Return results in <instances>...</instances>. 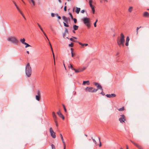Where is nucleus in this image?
Masks as SVG:
<instances>
[{
    "label": "nucleus",
    "instance_id": "7c9ffc66",
    "mask_svg": "<svg viewBox=\"0 0 149 149\" xmlns=\"http://www.w3.org/2000/svg\"><path fill=\"white\" fill-rule=\"evenodd\" d=\"M64 33L67 34L68 33V31L66 28H65V31Z\"/></svg>",
    "mask_w": 149,
    "mask_h": 149
},
{
    "label": "nucleus",
    "instance_id": "8fccbe9b",
    "mask_svg": "<svg viewBox=\"0 0 149 149\" xmlns=\"http://www.w3.org/2000/svg\"><path fill=\"white\" fill-rule=\"evenodd\" d=\"M129 45V42H126L125 45L126 46H128Z\"/></svg>",
    "mask_w": 149,
    "mask_h": 149
},
{
    "label": "nucleus",
    "instance_id": "69168bd1",
    "mask_svg": "<svg viewBox=\"0 0 149 149\" xmlns=\"http://www.w3.org/2000/svg\"><path fill=\"white\" fill-rule=\"evenodd\" d=\"M73 38H74V39H77V38L75 37H72Z\"/></svg>",
    "mask_w": 149,
    "mask_h": 149
},
{
    "label": "nucleus",
    "instance_id": "aec40b11",
    "mask_svg": "<svg viewBox=\"0 0 149 149\" xmlns=\"http://www.w3.org/2000/svg\"><path fill=\"white\" fill-rule=\"evenodd\" d=\"M61 140L62 141V142L63 143V145H64V149H65V142H64V139H63V137L61 138Z\"/></svg>",
    "mask_w": 149,
    "mask_h": 149
},
{
    "label": "nucleus",
    "instance_id": "20e7f679",
    "mask_svg": "<svg viewBox=\"0 0 149 149\" xmlns=\"http://www.w3.org/2000/svg\"><path fill=\"white\" fill-rule=\"evenodd\" d=\"M84 24L87 26L88 28H89L91 25L89 19L87 17H84L82 19Z\"/></svg>",
    "mask_w": 149,
    "mask_h": 149
},
{
    "label": "nucleus",
    "instance_id": "9b49d317",
    "mask_svg": "<svg viewBox=\"0 0 149 149\" xmlns=\"http://www.w3.org/2000/svg\"><path fill=\"white\" fill-rule=\"evenodd\" d=\"M116 95L115 94L112 93L111 94H107L106 96L109 98H112L115 97L116 96Z\"/></svg>",
    "mask_w": 149,
    "mask_h": 149
},
{
    "label": "nucleus",
    "instance_id": "37998d69",
    "mask_svg": "<svg viewBox=\"0 0 149 149\" xmlns=\"http://www.w3.org/2000/svg\"><path fill=\"white\" fill-rule=\"evenodd\" d=\"M73 19L74 23H76L77 22V19L76 18H73Z\"/></svg>",
    "mask_w": 149,
    "mask_h": 149
},
{
    "label": "nucleus",
    "instance_id": "f8f14e48",
    "mask_svg": "<svg viewBox=\"0 0 149 149\" xmlns=\"http://www.w3.org/2000/svg\"><path fill=\"white\" fill-rule=\"evenodd\" d=\"M131 141L139 149H142V147L141 146L139 145L138 144L132 141Z\"/></svg>",
    "mask_w": 149,
    "mask_h": 149
},
{
    "label": "nucleus",
    "instance_id": "423d86ee",
    "mask_svg": "<svg viewBox=\"0 0 149 149\" xmlns=\"http://www.w3.org/2000/svg\"><path fill=\"white\" fill-rule=\"evenodd\" d=\"M62 18L64 21L63 23L64 26L65 27H68L69 25L68 24H67L66 23H68V21H70V19L69 18H68L65 16H63Z\"/></svg>",
    "mask_w": 149,
    "mask_h": 149
},
{
    "label": "nucleus",
    "instance_id": "ea45409f",
    "mask_svg": "<svg viewBox=\"0 0 149 149\" xmlns=\"http://www.w3.org/2000/svg\"><path fill=\"white\" fill-rule=\"evenodd\" d=\"M91 139H92L93 142L94 143H95V144H96V141L95 140V139H93V137L91 138Z\"/></svg>",
    "mask_w": 149,
    "mask_h": 149
},
{
    "label": "nucleus",
    "instance_id": "13d9d810",
    "mask_svg": "<svg viewBox=\"0 0 149 149\" xmlns=\"http://www.w3.org/2000/svg\"><path fill=\"white\" fill-rule=\"evenodd\" d=\"M91 8L92 10V11L93 10H95L94 7H92V8Z\"/></svg>",
    "mask_w": 149,
    "mask_h": 149
},
{
    "label": "nucleus",
    "instance_id": "680f3d73",
    "mask_svg": "<svg viewBox=\"0 0 149 149\" xmlns=\"http://www.w3.org/2000/svg\"><path fill=\"white\" fill-rule=\"evenodd\" d=\"M60 137H61V138L63 137L61 134H60Z\"/></svg>",
    "mask_w": 149,
    "mask_h": 149
},
{
    "label": "nucleus",
    "instance_id": "6e6552de",
    "mask_svg": "<svg viewBox=\"0 0 149 149\" xmlns=\"http://www.w3.org/2000/svg\"><path fill=\"white\" fill-rule=\"evenodd\" d=\"M49 132L52 136L53 138H55L56 137L55 135V133L54 132L52 127H50L49 129Z\"/></svg>",
    "mask_w": 149,
    "mask_h": 149
},
{
    "label": "nucleus",
    "instance_id": "bb28decb",
    "mask_svg": "<svg viewBox=\"0 0 149 149\" xmlns=\"http://www.w3.org/2000/svg\"><path fill=\"white\" fill-rule=\"evenodd\" d=\"M70 40L72 41V42H78V41H76V40H74L73 39V38H71L70 39Z\"/></svg>",
    "mask_w": 149,
    "mask_h": 149
},
{
    "label": "nucleus",
    "instance_id": "e2e57ef3",
    "mask_svg": "<svg viewBox=\"0 0 149 149\" xmlns=\"http://www.w3.org/2000/svg\"><path fill=\"white\" fill-rule=\"evenodd\" d=\"M126 149H128V146L126 145Z\"/></svg>",
    "mask_w": 149,
    "mask_h": 149
},
{
    "label": "nucleus",
    "instance_id": "1a4fd4ad",
    "mask_svg": "<svg viewBox=\"0 0 149 149\" xmlns=\"http://www.w3.org/2000/svg\"><path fill=\"white\" fill-rule=\"evenodd\" d=\"M94 84L96 86H97V90L98 89H100L101 91H103L102 87L100 84L97 83L95 82Z\"/></svg>",
    "mask_w": 149,
    "mask_h": 149
},
{
    "label": "nucleus",
    "instance_id": "c756f323",
    "mask_svg": "<svg viewBox=\"0 0 149 149\" xmlns=\"http://www.w3.org/2000/svg\"><path fill=\"white\" fill-rule=\"evenodd\" d=\"M130 40V39L129 37L128 36H127L126 39V42H129Z\"/></svg>",
    "mask_w": 149,
    "mask_h": 149
},
{
    "label": "nucleus",
    "instance_id": "4c0bfd02",
    "mask_svg": "<svg viewBox=\"0 0 149 149\" xmlns=\"http://www.w3.org/2000/svg\"><path fill=\"white\" fill-rule=\"evenodd\" d=\"M63 108H64V111H65V112H66L67 110H66V109L65 108V106L63 104Z\"/></svg>",
    "mask_w": 149,
    "mask_h": 149
},
{
    "label": "nucleus",
    "instance_id": "39448f33",
    "mask_svg": "<svg viewBox=\"0 0 149 149\" xmlns=\"http://www.w3.org/2000/svg\"><path fill=\"white\" fill-rule=\"evenodd\" d=\"M85 90L86 91L91 93H95L97 91V89H96L92 87H87L85 88Z\"/></svg>",
    "mask_w": 149,
    "mask_h": 149
},
{
    "label": "nucleus",
    "instance_id": "f257e3e1",
    "mask_svg": "<svg viewBox=\"0 0 149 149\" xmlns=\"http://www.w3.org/2000/svg\"><path fill=\"white\" fill-rule=\"evenodd\" d=\"M25 73L28 77H30L32 73V69L29 63H28L25 67Z\"/></svg>",
    "mask_w": 149,
    "mask_h": 149
},
{
    "label": "nucleus",
    "instance_id": "9d476101",
    "mask_svg": "<svg viewBox=\"0 0 149 149\" xmlns=\"http://www.w3.org/2000/svg\"><path fill=\"white\" fill-rule=\"evenodd\" d=\"M37 94L38 95L36 96V98L37 100L39 101L40 100V93L39 91H37Z\"/></svg>",
    "mask_w": 149,
    "mask_h": 149
},
{
    "label": "nucleus",
    "instance_id": "4d7b16f0",
    "mask_svg": "<svg viewBox=\"0 0 149 149\" xmlns=\"http://www.w3.org/2000/svg\"><path fill=\"white\" fill-rule=\"evenodd\" d=\"M71 53L72 56V57H73L74 56V54H73V53L72 51H71Z\"/></svg>",
    "mask_w": 149,
    "mask_h": 149
},
{
    "label": "nucleus",
    "instance_id": "603ef678",
    "mask_svg": "<svg viewBox=\"0 0 149 149\" xmlns=\"http://www.w3.org/2000/svg\"><path fill=\"white\" fill-rule=\"evenodd\" d=\"M65 34H66V33H63V37L64 38H65Z\"/></svg>",
    "mask_w": 149,
    "mask_h": 149
},
{
    "label": "nucleus",
    "instance_id": "052dcab7",
    "mask_svg": "<svg viewBox=\"0 0 149 149\" xmlns=\"http://www.w3.org/2000/svg\"><path fill=\"white\" fill-rule=\"evenodd\" d=\"M58 18L59 19H61V17L59 16H58Z\"/></svg>",
    "mask_w": 149,
    "mask_h": 149
},
{
    "label": "nucleus",
    "instance_id": "e433bc0d",
    "mask_svg": "<svg viewBox=\"0 0 149 149\" xmlns=\"http://www.w3.org/2000/svg\"><path fill=\"white\" fill-rule=\"evenodd\" d=\"M98 139H99V143H100V144H99V147H101V146H102V144H101V142H100V138L99 137H98Z\"/></svg>",
    "mask_w": 149,
    "mask_h": 149
},
{
    "label": "nucleus",
    "instance_id": "0eeeda50",
    "mask_svg": "<svg viewBox=\"0 0 149 149\" xmlns=\"http://www.w3.org/2000/svg\"><path fill=\"white\" fill-rule=\"evenodd\" d=\"M121 117L119 118V120L121 123H123L125 122V121L126 120V118L125 116L123 115H122L120 116Z\"/></svg>",
    "mask_w": 149,
    "mask_h": 149
},
{
    "label": "nucleus",
    "instance_id": "a19ab883",
    "mask_svg": "<svg viewBox=\"0 0 149 149\" xmlns=\"http://www.w3.org/2000/svg\"><path fill=\"white\" fill-rule=\"evenodd\" d=\"M93 2V1L92 0H89V4H92Z\"/></svg>",
    "mask_w": 149,
    "mask_h": 149
},
{
    "label": "nucleus",
    "instance_id": "5701e85b",
    "mask_svg": "<svg viewBox=\"0 0 149 149\" xmlns=\"http://www.w3.org/2000/svg\"><path fill=\"white\" fill-rule=\"evenodd\" d=\"M133 7H130L128 11L130 12H131L132 10Z\"/></svg>",
    "mask_w": 149,
    "mask_h": 149
},
{
    "label": "nucleus",
    "instance_id": "49530a36",
    "mask_svg": "<svg viewBox=\"0 0 149 149\" xmlns=\"http://www.w3.org/2000/svg\"><path fill=\"white\" fill-rule=\"evenodd\" d=\"M31 1L32 3L33 6L35 5V3L34 1L33 0H31Z\"/></svg>",
    "mask_w": 149,
    "mask_h": 149
},
{
    "label": "nucleus",
    "instance_id": "4be33fe9",
    "mask_svg": "<svg viewBox=\"0 0 149 149\" xmlns=\"http://www.w3.org/2000/svg\"><path fill=\"white\" fill-rule=\"evenodd\" d=\"M50 45L51 46L52 51V52H53V49H52V47L51 45V44H50ZM53 56L54 58V65H55V58H54V53L53 52Z\"/></svg>",
    "mask_w": 149,
    "mask_h": 149
},
{
    "label": "nucleus",
    "instance_id": "dca6fc26",
    "mask_svg": "<svg viewBox=\"0 0 149 149\" xmlns=\"http://www.w3.org/2000/svg\"><path fill=\"white\" fill-rule=\"evenodd\" d=\"M78 42L80 45H81L82 47H84V46H86L88 45V44H83L80 42Z\"/></svg>",
    "mask_w": 149,
    "mask_h": 149
},
{
    "label": "nucleus",
    "instance_id": "bf43d9fd",
    "mask_svg": "<svg viewBox=\"0 0 149 149\" xmlns=\"http://www.w3.org/2000/svg\"><path fill=\"white\" fill-rule=\"evenodd\" d=\"M19 13H20L21 14V15H22V14H23L22 13V12L19 10V11H18Z\"/></svg>",
    "mask_w": 149,
    "mask_h": 149
},
{
    "label": "nucleus",
    "instance_id": "6ab92c4d",
    "mask_svg": "<svg viewBox=\"0 0 149 149\" xmlns=\"http://www.w3.org/2000/svg\"><path fill=\"white\" fill-rule=\"evenodd\" d=\"M73 28L74 29V30H76L78 29V26H77L76 25H73Z\"/></svg>",
    "mask_w": 149,
    "mask_h": 149
},
{
    "label": "nucleus",
    "instance_id": "3c124183",
    "mask_svg": "<svg viewBox=\"0 0 149 149\" xmlns=\"http://www.w3.org/2000/svg\"><path fill=\"white\" fill-rule=\"evenodd\" d=\"M51 15V16L52 17H53L54 16L55 14L54 13H52Z\"/></svg>",
    "mask_w": 149,
    "mask_h": 149
},
{
    "label": "nucleus",
    "instance_id": "338daca9",
    "mask_svg": "<svg viewBox=\"0 0 149 149\" xmlns=\"http://www.w3.org/2000/svg\"><path fill=\"white\" fill-rule=\"evenodd\" d=\"M72 32H73V33H75V30H73L72 31Z\"/></svg>",
    "mask_w": 149,
    "mask_h": 149
},
{
    "label": "nucleus",
    "instance_id": "cd10ccee",
    "mask_svg": "<svg viewBox=\"0 0 149 149\" xmlns=\"http://www.w3.org/2000/svg\"><path fill=\"white\" fill-rule=\"evenodd\" d=\"M38 27H39V28L40 29V30L42 31H43V30L42 29V28H41V26L38 23H37Z\"/></svg>",
    "mask_w": 149,
    "mask_h": 149
},
{
    "label": "nucleus",
    "instance_id": "4468645a",
    "mask_svg": "<svg viewBox=\"0 0 149 149\" xmlns=\"http://www.w3.org/2000/svg\"><path fill=\"white\" fill-rule=\"evenodd\" d=\"M52 115L54 118V120L55 121V120H56L57 117L54 111L52 113Z\"/></svg>",
    "mask_w": 149,
    "mask_h": 149
},
{
    "label": "nucleus",
    "instance_id": "393cba45",
    "mask_svg": "<svg viewBox=\"0 0 149 149\" xmlns=\"http://www.w3.org/2000/svg\"><path fill=\"white\" fill-rule=\"evenodd\" d=\"M86 69V68L85 67H84L83 68H79V70H80V71L82 72L83 71Z\"/></svg>",
    "mask_w": 149,
    "mask_h": 149
},
{
    "label": "nucleus",
    "instance_id": "864d4df0",
    "mask_svg": "<svg viewBox=\"0 0 149 149\" xmlns=\"http://www.w3.org/2000/svg\"><path fill=\"white\" fill-rule=\"evenodd\" d=\"M64 10L65 11H66V6H65L64 8Z\"/></svg>",
    "mask_w": 149,
    "mask_h": 149
},
{
    "label": "nucleus",
    "instance_id": "09e8293b",
    "mask_svg": "<svg viewBox=\"0 0 149 149\" xmlns=\"http://www.w3.org/2000/svg\"><path fill=\"white\" fill-rule=\"evenodd\" d=\"M100 93L102 94L103 95H105V93L103 92L102 91H101V92Z\"/></svg>",
    "mask_w": 149,
    "mask_h": 149
},
{
    "label": "nucleus",
    "instance_id": "b1692460",
    "mask_svg": "<svg viewBox=\"0 0 149 149\" xmlns=\"http://www.w3.org/2000/svg\"><path fill=\"white\" fill-rule=\"evenodd\" d=\"M60 118H61L63 120H64L65 119L64 116L63 115L61 114V115L59 116Z\"/></svg>",
    "mask_w": 149,
    "mask_h": 149
},
{
    "label": "nucleus",
    "instance_id": "f3484780",
    "mask_svg": "<svg viewBox=\"0 0 149 149\" xmlns=\"http://www.w3.org/2000/svg\"><path fill=\"white\" fill-rule=\"evenodd\" d=\"M86 84H87L88 85H89L90 84L89 81H84L83 82V85H85Z\"/></svg>",
    "mask_w": 149,
    "mask_h": 149
},
{
    "label": "nucleus",
    "instance_id": "a878e982",
    "mask_svg": "<svg viewBox=\"0 0 149 149\" xmlns=\"http://www.w3.org/2000/svg\"><path fill=\"white\" fill-rule=\"evenodd\" d=\"M24 45H25V48H27L28 47H31V46L29 45V44H27L26 42L25 43Z\"/></svg>",
    "mask_w": 149,
    "mask_h": 149
},
{
    "label": "nucleus",
    "instance_id": "2f4dec72",
    "mask_svg": "<svg viewBox=\"0 0 149 149\" xmlns=\"http://www.w3.org/2000/svg\"><path fill=\"white\" fill-rule=\"evenodd\" d=\"M69 15H70V17L71 18V19H73V16H72V14L71 13H69Z\"/></svg>",
    "mask_w": 149,
    "mask_h": 149
},
{
    "label": "nucleus",
    "instance_id": "79ce46f5",
    "mask_svg": "<svg viewBox=\"0 0 149 149\" xmlns=\"http://www.w3.org/2000/svg\"><path fill=\"white\" fill-rule=\"evenodd\" d=\"M51 146L52 149H55V147L53 144H52Z\"/></svg>",
    "mask_w": 149,
    "mask_h": 149
},
{
    "label": "nucleus",
    "instance_id": "5fc2aeb1",
    "mask_svg": "<svg viewBox=\"0 0 149 149\" xmlns=\"http://www.w3.org/2000/svg\"><path fill=\"white\" fill-rule=\"evenodd\" d=\"M89 5L91 8L94 7L92 5V4H89Z\"/></svg>",
    "mask_w": 149,
    "mask_h": 149
},
{
    "label": "nucleus",
    "instance_id": "6e6d98bb",
    "mask_svg": "<svg viewBox=\"0 0 149 149\" xmlns=\"http://www.w3.org/2000/svg\"><path fill=\"white\" fill-rule=\"evenodd\" d=\"M94 27H96V23L95 22L94 24Z\"/></svg>",
    "mask_w": 149,
    "mask_h": 149
},
{
    "label": "nucleus",
    "instance_id": "c85d7f7f",
    "mask_svg": "<svg viewBox=\"0 0 149 149\" xmlns=\"http://www.w3.org/2000/svg\"><path fill=\"white\" fill-rule=\"evenodd\" d=\"M73 70L75 71V72L76 73L79 72H80V70H79H79H77L74 68V69Z\"/></svg>",
    "mask_w": 149,
    "mask_h": 149
},
{
    "label": "nucleus",
    "instance_id": "473e14b6",
    "mask_svg": "<svg viewBox=\"0 0 149 149\" xmlns=\"http://www.w3.org/2000/svg\"><path fill=\"white\" fill-rule=\"evenodd\" d=\"M13 2V3H14V4L15 6H16V8H17V10L18 11H19V8H18V7H17V5L16 4V3L14 2Z\"/></svg>",
    "mask_w": 149,
    "mask_h": 149
},
{
    "label": "nucleus",
    "instance_id": "f704fd0d",
    "mask_svg": "<svg viewBox=\"0 0 149 149\" xmlns=\"http://www.w3.org/2000/svg\"><path fill=\"white\" fill-rule=\"evenodd\" d=\"M57 114L59 116L61 115L62 113L61 112L60 110H59V111L57 112Z\"/></svg>",
    "mask_w": 149,
    "mask_h": 149
},
{
    "label": "nucleus",
    "instance_id": "2eb2a0df",
    "mask_svg": "<svg viewBox=\"0 0 149 149\" xmlns=\"http://www.w3.org/2000/svg\"><path fill=\"white\" fill-rule=\"evenodd\" d=\"M76 10L75 12L76 13L78 14L80 10V8L78 7H76Z\"/></svg>",
    "mask_w": 149,
    "mask_h": 149
},
{
    "label": "nucleus",
    "instance_id": "a18cd8bd",
    "mask_svg": "<svg viewBox=\"0 0 149 149\" xmlns=\"http://www.w3.org/2000/svg\"><path fill=\"white\" fill-rule=\"evenodd\" d=\"M43 33V34H44V35H45V36H46V37L48 39H48L46 35V34H45V33L44 32V31H42Z\"/></svg>",
    "mask_w": 149,
    "mask_h": 149
},
{
    "label": "nucleus",
    "instance_id": "7ed1b4c3",
    "mask_svg": "<svg viewBox=\"0 0 149 149\" xmlns=\"http://www.w3.org/2000/svg\"><path fill=\"white\" fill-rule=\"evenodd\" d=\"M7 40L14 44L17 45L19 41L14 36H11L9 37Z\"/></svg>",
    "mask_w": 149,
    "mask_h": 149
},
{
    "label": "nucleus",
    "instance_id": "774afa93",
    "mask_svg": "<svg viewBox=\"0 0 149 149\" xmlns=\"http://www.w3.org/2000/svg\"><path fill=\"white\" fill-rule=\"evenodd\" d=\"M26 52H27V54H29V51H27Z\"/></svg>",
    "mask_w": 149,
    "mask_h": 149
},
{
    "label": "nucleus",
    "instance_id": "de8ad7c7",
    "mask_svg": "<svg viewBox=\"0 0 149 149\" xmlns=\"http://www.w3.org/2000/svg\"><path fill=\"white\" fill-rule=\"evenodd\" d=\"M85 12V10H82L81 11V13H84Z\"/></svg>",
    "mask_w": 149,
    "mask_h": 149
},
{
    "label": "nucleus",
    "instance_id": "412c9836",
    "mask_svg": "<svg viewBox=\"0 0 149 149\" xmlns=\"http://www.w3.org/2000/svg\"><path fill=\"white\" fill-rule=\"evenodd\" d=\"M69 68H71L73 70L74 69V68H73L72 65L71 64H70V65L69 66Z\"/></svg>",
    "mask_w": 149,
    "mask_h": 149
},
{
    "label": "nucleus",
    "instance_id": "ddd939ff",
    "mask_svg": "<svg viewBox=\"0 0 149 149\" xmlns=\"http://www.w3.org/2000/svg\"><path fill=\"white\" fill-rule=\"evenodd\" d=\"M143 15L144 17H148L149 16V13L147 12H145L143 13Z\"/></svg>",
    "mask_w": 149,
    "mask_h": 149
},
{
    "label": "nucleus",
    "instance_id": "a211bd4d",
    "mask_svg": "<svg viewBox=\"0 0 149 149\" xmlns=\"http://www.w3.org/2000/svg\"><path fill=\"white\" fill-rule=\"evenodd\" d=\"M25 40L24 38H23L22 39H21L20 40V42L22 44H24L25 43H26L25 42Z\"/></svg>",
    "mask_w": 149,
    "mask_h": 149
},
{
    "label": "nucleus",
    "instance_id": "c9c22d12",
    "mask_svg": "<svg viewBox=\"0 0 149 149\" xmlns=\"http://www.w3.org/2000/svg\"><path fill=\"white\" fill-rule=\"evenodd\" d=\"M124 109V107H122L118 109V110L119 111H122Z\"/></svg>",
    "mask_w": 149,
    "mask_h": 149
},
{
    "label": "nucleus",
    "instance_id": "72a5a7b5",
    "mask_svg": "<svg viewBox=\"0 0 149 149\" xmlns=\"http://www.w3.org/2000/svg\"><path fill=\"white\" fill-rule=\"evenodd\" d=\"M141 27V26H140V27H137V28H136V33H137V34L138 33V30Z\"/></svg>",
    "mask_w": 149,
    "mask_h": 149
},
{
    "label": "nucleus",
    "instance_id": "f03ea898",
    "mask_svg": "<svg viewBox=\"0 0 149 149\" xmlns=\"http://www.w3.org/2000/svg\"><path fill=\"white\" fill-rule=\"evenodd\" d=\"M121 38L119 39L118 38L117 40V42L118 45L120 47L121 46H122L123 47L124 46V42L125 41L124 39V36L123 33H121L120 34Z\"/></svg>",
    "mask_w": 149,
    "mask_h": 149
},
{
    "label": "nucleus",
    "instance_id": "58836bf2",
    "mask_svg": "<svg viewBox=\"0 0 149 149\" xmlns=\"http://www.w3.org/2000/svg\"><path fill=\"white\" fill-rule=\"evenodd\" d=\"M69 46L71 47H73L72 43L71 42L70 44H69L68 45Z\"/></svg>",
    "mask_w": 149,
    "mask_h": 149
},
{
    "label": "nucleus",
    "instance_id": "c03bdc74",
    "mask_svg": "<svg viewBox=\"0 0 149 149\" xmlns=\"http://www.w3.org/2000/svg\"><path fill=\"white\" fill-rule=\"evenodd\" d=\"M55 124H56V126L58 127V124H57V121H56V120H55V121H54Z\"/></svg>",
    "mask_w": 149,
    "mask_h": 149
},
{
    "label": "nucleus",
    "instance_id": "0e129e2a",
    "mask_svg": "<svg viewBox=\"0 0 149 149\" xmlns=\"http://www.w3.org/2000/svg\"><path fill=\"white\" fill-rule=\"evenodd\" d=\"M93 14L95 13V10H93Z\"/></svg>",
    "mask_w": 149,
    "mask_h": 149
}]
</instances>
